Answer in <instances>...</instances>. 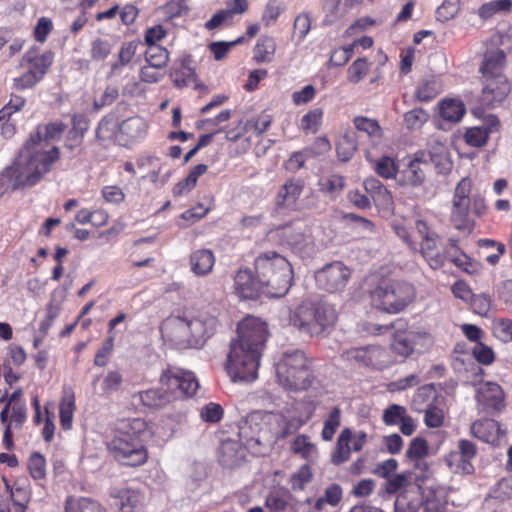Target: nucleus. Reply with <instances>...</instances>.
<instances>
[{
  "label": "nucleus",
  "instance_id": "obj_1",
  "mask_svg": "<svg viewBox=\"0 0 512 512\" xmlns=\"http://www.w3.org/2000/svg\"><path fill=\"white\" fill-rule=\"evenodd\" d=\"M67 126L61 121L39 125L21 148L19 155L8 174L14 181V187H32L51 170L59 159V148H48L49 141L61 138Z\"/></svg>",
  "mask_w": 512,
  "mask_h": 512
},
{
  "label": "nucleus",
  "instance_id": "obj_2",
  "mask_svg": "<svg viewBox=\"0 0 512 512\" xmlns=\"http://www.w3.org/2000/svg\"><path fill=\"white\" fill-rule=\"evenodd\" d=\"M268 337L264 322L246 317L237 327V338L230 343L226 371L233 382H252L258 377L262 351Z\"/></svg>",
  "mask_w": 512,
  "mask_h": 512
},
{
  "label": "nucleus",
  "instance_id": "obj_3",
  "mask_svg": "<svg viewBox=\"0 0 512 512\" xmlns=\"http://www.w3.org/2000/svg\"><path fill=\"white\" fill-rule=\"evenodd\" d=\"M147 435L143 419L134 418L121 424L108 443V449L114 458L127 466H139L146 462L147 451L144 437Z\"/></svg>",
  "mask_w": 512,
  "mask_h": 512
},
{
  "label": "nucleus",
  "instance_id": "obj_4",
  "mask_svg": "<svg viewBox=\"0 0 512 512\" xmlns=\"http://www.w3.org/2000/svg\"><path fill=\"white\" fill-rule=\"evenodd\" d=\"M337 320L333 305L321 299H306L290 315V323L301 333L318 336Z\"/></svg>",
  "mask_w": 512,
  "mask_h": 512
},
{
  "label": "nucleus",
  "instance_id": "obj_5",
  "mask_svg": "<svg viewBox=\"0 0 512 512\" xmlns=\"http://www.w3.org/2000/svg\"><path fill=\"white\" fill-rule=\"evenodd\" d=\"M255 272L263 281L268 297H282L291 287V265L276 252L258 256L255 260Z\"/></svg>",
  "mask_w": 512,
  "mask_h": 512
},
{
  "label": "nucleus",
  "instance_id": "obj_6",
  "mask_svg": "<svg viewBox=\"0 0 512 512\" xmlns=\"http://www.w3.org/2000/svg\"><path fill=\"white\" fill-rule=\"evenodd\" d=\"M279 384L289 390H303L311 385L308 361L303 351H285L276 364Z\"/></svg>",
  "mask_w": 512,
  "mask_h": 512
},
{
  "label": "nucleus",
  "instance_id": "obj_7",
  "mask_svg": "<svg viewBox=\"0 0 512 512\" xmlns=\"http://www.w3.org/2000/svg\"><path fill=\"white\" fill-rule=\"evenodd\" d=\"M505 54L501 49L488 50L480 67L485 78L483 95L488 102H501L508 94L510 85L503 75Z\"/></svg>",
  "mask_w": 512,
  "mask_h": 512
},
{
  "label": "nucleus",
  "instance_id": "obj_8",
  "mask_svg": "<svg viewBox=\"0 0 512 512\" xmlns=\"http://www.w3.org/2000/svg\"><path fill=\"white\" fill-rule=\"evenodd\" d=\"M416 295L411 283L393 280L380 283L370 293L372 304L387 313H398L413 302Z\"/></svg>",
  "mask_w": 512,
  "mask_h": 512
},
{
  "label": "nucleus",
  "instance_id": "obj_9",
  "mask_svg": "<svg viewBox=\"0 0 512 512\" xmlns=\"http://www.w3.org/2000/svg\"><path fill=\"white\" fill-rule=\"evenodd\" d=\"M351 269L341 261H333L316 271L318 287L329 293L342 292L351 278Z\"/></svg>",
  "mask_w": 512,
  "mask_h": 512
},
{
  "label": "nucleus",
  "instance_id": "obj_10",
  "mask_svg": "<svg viewBox=\"0 0 512 512\" xmlns=\"http://www.w3.org/2000/svg\"><path fill=\"white\" fill-rule=\"evenodd\" d=\"M160 384L173 392L174 399L179 396H193L199 388L194 373L179 368L165 370L160 377Z\"/></svg>",
  "mask_w": 512,
  "mask_h": 512
},
{
  "label": "nucleus",
  "instance_id": "obj_11",
  "mask_svg": "<svg viewBox=\"0 0 512 512\" xmlns=\"http://www.w3.org/2000/svg\"><path fill=\"white\" fill-rule=\"evenodd\" d=\"M385 356V350L377 345L352 347L341 353V359L350 365L372 367L376 369L384 366Z\"/></svg>",
  "mask_w": 512,
  "mask_h": 512
},
{
  "label": "nucleus",
  "instance_id": "obj_12",
  "mask_svg": "<svg viewBox=\"0 0 512 512\" xmlns=\"http://www.w3.org/2000/svg\"><path fill=\"white\" fill-rule=\"evenodd\" d=\"M161 332L178 349L192 348L187 317H168L162 323Z\"/></svg>",
  "mask_w": 512,
  "mask_h": 512
},
{
  "label": "nucleus",
  "instance_id": "obj_13",
  "mask_svg": "<svg viewBox=\"0 0 512 512\" xmlns=\"http://www.w3.org/2000/svg\"><path fill=\"white\" fill-rule=\"evenodd\" d=\"M236 294L244 300H255L262 294L266 295V287L263 281L248 269H240L234 278Z\"/></svg>",
  "mask_w": 512,
  "mask_h": 512
},
{
  "label": "nucleus",
  "instance_id": "obj_14",
  "mask_svg": "<svg viewBox=\"0 0 512 512\" xmlns=\"http://www.w3.org/2000/svg\"><path fill=\"white\" fill-rule=\"evenodd\" d=\"M476 453V446L473 442L461 439L458 442V450L449 454L447 463L455 473L472 474L474 472L472 460Z\"/></svg>",
  "mask_w": 512,
  "mask_h": 512
},
{
  "label": "nucleus",
  "instance_id": "obj_15",
  "mask_svg": "<svg viewBox=\"0 0 512 512\" xmlns=\"http://www.w3.org/2000/svg\"><path fill=\"white\" fill-rule=\"evenodd\" d=\"M188 325L192 348H199L214 334L217 319L214 316L201 314L195 318H188Z\"/></svg>",
  "mask_w": 512,
  "mask_h": 512
},
{
  "label": "nucleus",
  "instance_id": "obj_16",
  "mask_svg": "<svg viewBox=\"0 0 512 512\" xmlns=\"http://www.w3.org/2000/svg\"><path fill=\"white\" fill-rule=\"evenodd\" d=\"M426 489L420 485H409L397 496L394 503L395 512H418L425 503Z\"/></svg>",
  "mask_w": 512,
  "mask_h": 512
},
{
  "label": "nucleus",
  "instance_id": "obj_17",
  "mask_svg": "<svg viewBox=\"0 0 512 512\" xmlns=\"http://www.w3.org/2000/svg\"><path fill=\"white\" fill-rule=\"evenodd\" d=\"M281 236L293 249L300 253L310 255L314 252L311 235L302 225H287L281 228Z\"/></svg>",
  "mask_w": 512,
  "mask_h": 512
},
{
  "label": "nucleus",
  "instance_id": "obj_18",
  "mask_svg": "<svg viewBox=\"0 0 512 512\" xmlns=\"http://www.w3.org/2000/svg\"><path fill=\"white\" fill-rule=\"evenodd\" d=\"M476 400L485 410L500 411L504 407V393L502 388L493 382L480 384L476 390Z\"/></svg>",
  "mask_w": 512,
  "mask_h": 512
},
{
  "label": "nucleus",
  "instance_id": "obj_19",
  "mask_svg": "<svg viewBox=\"0 0 512 512\" xmlns=\"http://www.w3.org/2000/svg\"><path fill=\"white\" fill-rule=\"evenodd\" d=\"M422 257L427 261L432 269H438L444 265L446 255L450 254L439 245V235L431 237L426 241H420V250Z\"/></svg>",
  "mask_w": 512,
  "mask_h": 512
},
{
  "label": "nucleus",
  "instance_id": "obj_20",
  "mask_svg": "<svg viewBox=\"0 0 512 512\" xmlns=\"http://www.w3.org/2000/svg\"><path fill=\"white\" fill-rule=\"evenodd\" d=\"M428 454V444L423 438H414L409 448L407 449L406 455L409 459L416 460L415 470L419 473H415V479H427L430 475V470L426 462L422 459Z\"/></svg>",
  "mask_w": 512,
  "mask_h": 512
},
{
  "label": "nucleus",
  "instance_id": "obj_21",
  "mask_svg": "<svg viewBox=\"0 0 512 512\" xmlns=\"http://www.w3.org/2000/svg\"><path fill=\"white\" fill-rule=\"evenodd\" d=\"M471 432L479 440L491 444L499 443L504 435L499 423L493 419L475 421L471 426Z\"/></svg>",
  "mask_w": 512,
  "mask_h": 512
},
{
  "label": "nucleus",
  "instance_id": "obj_22",
  "mask_svg": "<svg viewBox=\"0 0 512 512\" xmlns=\"http://www.w3.org/2000/svg\"><path fill=\"white\" fill-rule=\"evenodd\" d=\"M113 498V505L118 512H135L144 501V496L139 491L129 488L118 490Z\"/></svg>",
  "mask_w": 512,
  "mask_h": 512
},
{
  "label": "nucleus",
  "instance_id": "obj_23",
  "mask_svg": "<svg viewBox=\"0 0 512 512\" xmlns=\"http://www.w3.org/2000/svg\"><path fill=\"white\" fill-rule=\"evenodd\" d=\"M140 400L143 405L160 409L165 407L171 401L175 400L173 392L161 384L159 388H153L140 393Z\"/></svg>",
  "mask_w": 512,
  "mask_h": 512
},
{
  "label": "nucleus",
  "instance_id": "obj_24",
  "mask_svg": "<svg viewBox=\"0 0 512 512\" xmlns=\"http://www.w3.org/2000/svg\"><path fill=\"white\" fill-rule=\"evenodd\" d=\"M301 180L290 179L279 190L276 204L278 207H289L296 203L303 191Z\"/></svg>",
  "mask_w": 512,
  "mask_h": 512
},
{
  "label": "nucleus",
  "instance_id": "obj_25",
  "mask_svg": "<svg viewBox=\"0 0 512 512\" xmlns=\"http://www.w3.org/2000/svg\"><path fill=\"white\" fill-rule=\"evenodd\" d=\"M417 338H422L424 343L431 342V336L427 332H411L408 336L397 335L392 343V349L395 353L406 357L413 352Z\"/></svg>",
  "mask_w": 512,
  "mask_h": 512
},
{
  "label": "nucleus",
  "instance_id": "obj_26",
  "mask_svg": "<svg viewBox=\"0 0 512 512\" xmlns=\"http://www.w3.org/2000/svg\"><path fill=\"white\" fill-rule=\"evenodd\" d=\"M214 263V254L208 249L197 250L190 256L191 269L197 275H206L211 272Z\"/></svg>",
  "mask_w": 512,
  "mask_h": 512
},
{
  "label": "nucleus",
  "instance_id": "obj_27",
  "mask_svg": "<svg viewBox=\"0 0 512 512\" xmlns=\"http://www.w3.org/2000/svg\"><path fill=\"white\" fill-rule=\"evenodd\" d=\"M75 408V396L73 391L70 388L64 389L59 406L60 423L64 430L71 428Z\"/></svg>",
  "mask_w": 512,
  "mask_h": 512
},
{
  "label": "nucleus",
  "instance_id": "obj_28",
  "mask_svg": "<svg viewBox=\"0 0 512 512\" xmlns=\"http://www.w3.org/2000/svg\"><path fill=\"white\" fill-rule=\"evenodd\" d=\"M276 51L275 40L270 36H261L255 47L253 59L257 63H270Z\"/></svg>",
  "mask_w": 512,
  "mask_h": 512
},
{
  "label": "nucleus",
  "instance_id": "obj_29",
  "mask_svg": "<svg viewBox=\"0 0 512 512\" xmlns=\"http://www.w3.org/2000/svg\"><path fill=\"white\" fill-rule=\"evenodd\" d=\"M66 512H106L97 501L86 497H68L65 503Z\"/></svg>",
  "mask_w": 512,
  "mask_h": 512
},
{
  "label": "nucleus",
  "instance_id": "obj_30",
  "mask_svg": "<svg viewBox=\"0 0 512 512\" xmlns=\"http://www.w3.org/2000/svg\"><path fill=\"white\" fill-rule=\"evenodd\" d=\"M423 507V512H448L444 491L439 488L427 487Z\"/></svg>",
  "mask_w": 512,
  "mask_h": 512
},
{
  "label": "nucleus",
  "instance_id": "obj_31",
  "mask_svg": "<svg viewBox=\"0 0 512 512\" xmlns=\"http://www.w3.org/2000/svg\"><path fill=\"white\" fill-rule=\"evenodd\" d=\"M357 149L356 133L353 130L345 131L339 138L336 150L338 158L346 162L352 158Z\"/></svg>",
  "mask_w": 512,
  "mask_h": 512
},
{
  "label": "nucleus",
  "instance_id": "obj_32",
  "mask_svg": "<svg viewBox=\"0 0 512 512\" xmlns=\"http://www.w3.org/2000/svg\"><path fill=\"white\" fill-rule=\"evenodd\" d=\"M352 439V432L349 428H345L340 433L337 439L336 450L332 455V462L339 465L346 462L350 458V441Z\"/></svg>",
  "mask_w": 512,
  "mask_h": 512
},
{
  "label": "nucleus",
  "instance_id": "obj_33",
  "mask_svg": "<svg viewBox=\"0 0 512 512\" xmlns=\"http://www.w3.org/2000/svg\"><path fill=\"white\" fill-rule=\"evenodd\" d=\"M468 203L452 201L450 222L457 230H464L470 227Z\"/></svg>",
  "mask_w": 512,
  "mask_h": 512
},
{
  "label": "nucleus",
  "instance_id": "obj_34",
  "mask_svg": "<svg viewBox=\"0 0 512 512\" xmlns=\"http://www.w3.org/2000/svg\"><path fill=\"white\" fill-rule=\"evenodd\" d=\"M465 114L464 104L459 100L446 99L440 104V115L444 120L458 122Z\"/></svg>",
  "mask_w": 512,
  "mask_h": 512
},
{
  "label": "nucleus",
  "instance_id": "obj_35",
  "mask_svg": "<svg viewBox=\"0 0 512 512\" xmlns=\"http://www.w3.org/2000/svg\"><path fill=\"white\" fill-rule=\"evenodd\" d=\"M137 49V44L135 42H127L121 46V49L118 53V61L111 65L110 71L108 73V77H114L120 74V69L133 59Z\"/></svg>",
  "mask_w": 512,
  "mask_h": 512
},
{
  "label": "nucleus",
  "instance_id": "obj_36",
  "mask_svg": "<svg viewBox=\"0 0 512 512\" xmlns=\"http://www.w3.org/2000/svg\"><path fill=\"white\" fill-rule=\"evenodd\" d=\"M119 131L130 139H137L144 135L146 122L139 116H133L119 124Z\"/></svg>",
  "mask_w": 512,
  "mask_h": 512
},
{
  "label": "nucleus",
  "instance_id": "obj_37",
  "mask_svg": "<svg viewBox=\"0 0 512 512\" xmlns=\"http://www.w3.org/2000/svg\"><path fill=\"white\" fill-rule=\"evenodd\" d=\"M342 0H324L323 22L325 25H332L339 21L347 12L345 4H341Z\"/></svg>",
  "mask_w": 512,
  "mask_h": 512
},
{
  "label": "nucleus",
  "instance_id": "obj_38",
  "mask_svg": "<svg viewBox=\"0 0 512 512\" xmlns=\"http://www.w3.org/2000/svg\"><path fill=\"white\" fill-rule=\"evenodd\" d=\"M88 130V120L82 114H75L72 117V128L68 133V141L72 143H66V147L72 149L74 146L80 144L83 134Z\"/></svg>",
  "mask_w": 512,
  "mask_h": 512
},
{
  "label": "nucleus",
  "instance_id": "obj_39",
  "mask_svg": "<svg viewBox=\"0 0 512 512\" xmlns=\"http://www.w3.org/2000/svg\"><path fill=\"white\" fill-rule=\"evenodd\" d=\"M170 77L174 85L178 88L196 83V74L194 70L187 65L186 60L182 61L180 69H175L170 72ZM195 88H199V85L195 84Z\"/></svg>",
  "mask_w": 512,
  "mask_h": 512
},
{
  "label": "nucleus",
  "instance_id": "obj_40",
  "mask_svg": "<svg viewBox=\"0 0 512 512\" xmlns=\"http://www.w3.org/2000/svg\"><path fill=\"white\" fill-rule=\"evenodd\" d=\"M441 92V85L435 78L424 79L416 89V99L427 102L435 98Z\"/></svg>",
  "mask_w": 512,
  "mask_h": 512
},
{
  "label": "nucleus",
  "instance_id": "obj_41",
  "mask_svg": "<svg viewBox=\"0 0 512 512\" xmlns=\"http://www.w3.org/2000/svg\"><path fill=\"white\" fill-rule=\"evenodd\" d=\"M429 159L440 173H447L452 168L449 153L443 145H437L429 151Z\"/></svg>",
  "mask_w": 512,
  "mask_h": 512
},
{
  "label": "nucleus",
  "instance_id": "obj_42",
  "mask_svg": "<svg viewBox=\"0 0 512 512\" xmlns=\"http://www.w3.org/2000/svg\"><path fill=\"white\" fill-rule=\"evenodd\" d=\"M117 130H119L117 118L113 115H108L99 122L96 129V138L102 142L111 140Z\"/></svg>",
  "mask_w": 512,
  "mask_h": 512
},
{
  "label": "nucleus",
  "instance_id": "obj_43",
  "mask_svg": "<svg viewBox=\"0 0 512 512\" xmlns=\"http://www.w3.org/2000/svg\"><path fill=\"white\" fill-rule=\"evenodd\" d=\"M425 177V168L419 166L418 162H409L407 167L402 171L403 182L411 186L421 185Z\"/></svg>",
  "mask_w": 512,
  "mask_h": 512
},
{
  "label": "nucleus",
  "instance_id": "obj_44",
  "mask_svg": "<svg viewBox=\"0 0 512 512\" xmlns=\"http://www.w3.org/2000/svg\"><path fill=\"white\" fill-rule=\"evenodd\" d=\"M436 396H435V389L432 385H424L418 388L417 392L413 396L412 404L413 408L418 411L422 412L425 407L428 405V403H435Z\"/></svg>",
  "mask_w": 512,
  "mask_h": 512
},
{
  "label": "nucleus",
  "instance_id": "obj_45",
  "mask_svg": "<svg viewBox=\"0 0 512 512\" xmlns=\"http://www.w3.org/2000/svg\"><path fill=\"white\" fill-rule=\"evenodd\" d=\"M207 477L206 466L203 463L195 462L191 465L188 479L186 481V489L195 491Z\"/></svg>",
  "mask_w": 512,
  "mask_h": 512
},
{
  "label": "nucleus",
  "instance_id": "obj_46",
  "mask_svg": "<svg viewBox=\"0 0 512 512\" xmlns=\"http://www.w3.org/2000/svg\"><path fill=\"white\" fill-rule=\"evenodd\" d=\"M285 5L281 0H269L262 15V22L266 27L273 25L284 12Z\"/></svg>",
  "mask_w": 512,
  "mask_h": 512
},
{
  "label": "nucleus",
  "instance_id": "obj_47",
  "mask_svg": "<svg viewBox=\"0 0 512 512\" xmlns=\"http://www.w3.org/2000/svg\"><path fill=\"white\" fill-rule=\"evenodd\" d=\"M145 58L148 64H151L154 67L163 68L169 60V53L165 48L159 45H151L148 46V49L146 50Z\"/></svg>",
  "mask_w": 512,
  "mask_h": 512
},
{
  "label": "nucleus",
  "instance_id": "obj_48",
  "mask_svg": "<svg viewBox=\"0 0 512 512\" xmlns=\"http://www.w3.org/2000/svg\"><path fill=\"white\" fill-rule=\"evenodd\" d=\"M353 122L357 130L367 133L369 137L374 139L382 137V129L376 120L359 116L355 117Z\"/></svg>",
  "mask_w": 512,
  "mask_h": 512
},
{
  "label": "nucleus",
  "instance_id": "obj_49",
  "mask_svg": "<svg viewBox=\"0 0 512 512\" xmlns=\"http://www.w3.org/2000/svg\"><path fill=\"white\" fill-rule=\"evenodd\" d=\"M292 450L294 453L300 454L307 460H313L317 454L315 445L312 444L305 435H299L296 437L292 443Z\"/></svg>",
  "mask_w": 512,
  "mask_h": 512
},
{
  "label": "nucleus",
  "instance_id": "obj_50",
  "mask_svg": "<svg viewBox=\"0 0 512 512\" xmlns=\"http://www.w3.org/2000/svg\"><path fill=\"white\" fill-rule=\"evenodd\" d=\"M438 401L435 403H428L422 412L425 413L424 422L428 427L438 428L443 424L444 412L438 406Z\"/></svg>",
  "mask_w": 512,
  "mask_h": 512
},
{
  "label": "nucleus",
  "instance_id": "obj_51",
  "mask_svg": "<svg viewBox=\"0 0 512 512\" xmlns=\"http://www.w3.org/2000/svg\"><path fill=\"white\" fill-rule=\"evenodd\" d=\"M340 423L341 411L338 407H334L329 413L328 418L325 420L321 433L323 440H331L335 434L336 429L340 426Z\"/></svg>",
  "mask_w": 512,
  "mask_h": 512
},
{
  "label": "nucleus",
  "instance_id": "obj_52",
  "mask_svg": "<svg viewBox=\"0 0 512 512\" xmlns=\"http://www.w3.org/2000/svg\"><path fill=\"white\" fill-rule=\"evenodd\" d=\"M28 468L33 479H44L46 476V461L44 456L38 452L32 453L28 461Z\"/></svg>",
  "mask_w": 512,
  "mask_h": 512
},
{
  "label": "nucleus",
  "instance_id": "obj_53",
  "mask_svg": "<svg viewBox=\"0 0 512 512\" xmlns=\"http://www.w3.org/2000/svg\"><path fill=\"white\" fill-rule=\"evenodd\" d=\"M428 113L422 108H415L404 114V122L408 129H418L428 120Z\"/></svg>",
  "mask_w": 512,
  "mask_h": 512
},
{
  "label": "nucleus",
  "instance_id": "obj_54",
  "mask_svg": "<svg viewBox=\"0 0 512 512\" xmlns=\"http://www.w3.org/2000/svg\"><path fill=\"white\" fill-rule=\"evenodd\" d=\"M387 479L386 490L389 493H394L400 488L405 489V487L409 485H416L415 483H412L413 477L410 472L395 474Z\"/></svg>",
  "mask_w": 512,
  "mask_h": 512
},
{
  "label": "nucleus",
  "instance_id": "obj_55",
  "mask_svg": "<svg viewBox=\"0 0 512 512\" xmlns=\"http://www.w3.org/2000/svg\"><path fill=\"white\" fill-rule=\"evenodd\" d=\"M494 335L504 343L512 341V319H497L493 322Z\"/></svg>",
  "mask_w": 512,
  "mask_h": 512
},
{
  "label": "nucleus",
  "instance_id": "obj_56",
  "mask_svg": "<svg viewBox=\"0 0 512 512\" xmlns=\"http://www.w3.org/2000/svg\"><path fill=\"white\" fill-rule=\"evenodd\" d=\"M369 70V63L365 58L356 59L348 68V80L352 83H358L364 78Z\"/></svg>",
  "mask_w": 512,
  "mask_h": 512
},
{
  "label": "nucleus",
  "instance_id": "obj_57",
  "mask_svg": "<svg viewBox=\"0 0 512 512\" xmlns=\"http://www.w3.org/2000/svg\"><path fill=\"white\" fill-rule=\"evenodd\" d=\"M489 131L487 127H472L465 133V140L467 144L480 147L484 145L488 139Z\"/></svg>",
  "mask_w": 512,
  "mask_h": 512
},
{
  "label": "nucleus",
  "instance_id": "obj_58",
  "mask_svg": "<svg viewBox=\"0 0 512 512\" xmlns=\"http://www.w3.org/2000/svg\"><path fill=\"white\" fill-rule=\"evenodd\" d=\"M323 110L314 108L306 113L301 119V127L304 131L316 132L321 123Z\"/></svg>",
  "mask_w": 512,
  "mask_h": 512
},
{
  "label": "nucleus",
  "instance_id": "obj_59",
  "mask_svg": "<svg viewBox=\"0 0 512 512\" xmlns=\"http://www.w3.org/2000/svg\"><path fill=\"white\" fill-rule=\"evenodd\" d=\"M406 408L398 404L388 406L382 415V420L386 425H396L406 416Z\"/></svg>",
  "mask_w": 512,
  "mask_h": 512
},
{
  "label": "nucleus",
  "instance_id": "obj_60",
  "mask_svg": "<svg viewBox=\"0 0 512 512\" xmlns=\"http://www.w3.org/2000/svg\"><path fill=\"white\" fill-rule=\"evenodd\" d=\"M312 479V473L308 465H303L299 470L291 475V488L295 490H303L305 485Z\"/></svg>",
  "mask_w": 512,
  "mask_h": 512
},
{
  "label": "nucleus",
  "instance_id": "obj_61",
  "mask_svg": "<svg viewBox=\"0 0 512 512\" xmlns=\"http://www.w3.org/2000/svg\"><path fill=\"white\" fill-rule=\"evenodd\" d=\"M223 408L214 402H210L203 406L200 410V417L203 421L216 423L222 419Z\"/></svg>",
  "mask_w": 512,
  "mask_h": 512
},
{
  "label": "nucleus",
  "instance_id": "obj_62",
  "mask_svg": "<svg viewBox=\"0 0 512 512\" xmlns=\"http://www.w3.org/2000/svg\"><path fill=\"white\" fill-rule=\"evenodd\" d=\"M375 170L383 178H393L396 175L397 168L394 160L384 156L375 162Z\"/></svg>",
  "mask_w": 512,
  "mask_h": 512
},
{
  "label": "nucleus",
  "instance_id": "obj_63",
  "mask_svg": "<svg viewBox=\"0 0 512 512\" xmlns=\"http://www.w3.org/2000/svg\"><path fill=\"white\" fill-rule=\"evenodd\" d=\"M492 496L500 501L512 498V476L498 481L492 490Z\"/></svg>",
  "mask_w": 512,
  "mask_h": 512
},
{
  "label": "nucleus",
  "instance_id": "obj_64",
  "mask_svg": "<svg viewBox=\"0 0 512 512\" xmlns=\"http://www.w3.org/2000/svg\"><path fill=\"white\" fill-rule=\"evenodd\" d=\"M111 52V46L108 41L97 38L91 43V58L95 61H101L108 57Z\"/></svg>",
  "mask_w": 512,
  "mask_h": 512
}]
</instances>
